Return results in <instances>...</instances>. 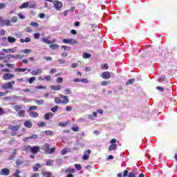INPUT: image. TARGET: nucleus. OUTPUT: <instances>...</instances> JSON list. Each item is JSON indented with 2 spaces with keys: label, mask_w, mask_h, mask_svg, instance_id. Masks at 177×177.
Masks as SVG:
<instances>
[{
  "label": "nucleus",
  "mask_w": 177,
  "mask_h": 177,
  "mask_svg": "<svg viewBox=\"0 0 177 177\" xmlns=\"http://www.w3.org/2000/svg\"><path fill=\"white\" fill-rule=\"evenodd\" d=\"M50 147L49 144L46 143L41 147V150H43L46 154H53L56 149L55 147L50 149Z\"/></svg>",
  "instance_id": "nucleus-1"
},
{
  "label": "nucleus",
  "mask_w": 177,
  "mask_h": 177,
  "mask_svg": "<svg viewBox=\"0 0 177 177\" xmlns=\"http://www.w3.org/2000/svg\"><path fill=\"white\" fill-rule=\"evenodd\" d=\"M16 82L15 81L8 82L1 85L2 89H11L13 90V85H15Z\"/></svg>",
  "instance_id": "nucleus-2"
},
{
  "label": "nucleus",
  "mask_w": 177,
  "mask_h": 177,
  "mask_svg": "<svg viewBox=\"0 0 177 177\" xmlns=\"http://www.w3.org/2000/svg\"><path fill=\"white\" fill-rule=\"evenodd\" d=\"M12 59H15V60H21V59H23V55H13L10 54L7 56V59L8 60V62H10Z\"/></svg>",
  "instance_id": "nucleus-3"
},
{
  "label": "nucleus",
  "mask_w": 177,
  "mask_h": 177,
  "mask_svg": "<svg viewBox=\"0 0 177 177\" xmlns=\"http://www.w3.org/2000/svg\"><path fill=\"white\" fill-rule=\"evenodd\" d=\"M53 3L54 8L56 9V10H62V8H63V3H62V1H55Z\"/></svg>",
  "instance_id": "nucleus-4"
},
{
  "label": "nucleus",
  "mask_w": 177,
  "mask_h": 177,
  "mask_svg": "<svg viewBox=\"0 0 177 177\" xmlns=\"http://www.w3.org/2000/svg\"><path fill=\"white\" fill-rule=\"evenodd\" d=\"M15 77V75L12 74V73H4L3 75V80H4V81H9L12 79H13V77Z\"/></svg>",
  "instance_id": "nucleus-5"
},
{
  "label": "nucleus",
  "mask_w": 177,
  "mask_h": 177,
  "mask_svg": "<svg viewBox=\"0 0 177 177\" xmlns=\"http://www.w3.org/2000/svg\"><path fill=\"white\" fill-rule=\"evenodd\" d=\"M64 44H69L70 45H74V44H77V41L74 39H64L62 40Z\"/></svg>",
  "instance_id": "nucleus-6"
},
{
  "label": "nucleus",
  "mask_w": 177,
  "mask_h": 177,
  "mask_svg": "<svg viewBox=\"0 0 177 177\" xmlns=\"http://www.w3.org/2000/svg\"><path fill=\"white\" fill-rule=\"evenodd\" d=\"M41 41L44 44H47V45H50L51 44H55V42H56V39L49 40L46 37L43 38Z\"/></svg>",
  "instance_id": "nucleus-7"
},
{
  "label": "nucleus",
  "mask_w": 177,
  "mask_h": 177,
  "mask_svg": "<svg viewBox=\"0 0 177 177\" xmlns=\"http://www.w3.org/2000/svg\"><path fill=\"white\" fill-rule=\"evenodd\" d=\"M101 77L104 80H109V78H111V74H110V72L106 71L102 73Z\"/></svg>",
  "instance_id": "nucleus-8"
},
{
  "label": "nucleus",
  "mask_w": 177,
  "mask_h": 177,
  "mask_svg": "<svg viewBox=\"0 0 177 177\" xmlns=\"http://www.w3.org/2000/svg\"><path fill=\"white\" fill-rule=\"evenodd\" d=\"M10 174V170L9 169H2L0 171V175H3L4 176H8Z\"/></svg>",
  "instance_id": "nucleus-9"
},
{
  "label": "nucleus",
  "mask_w": 177,
  "mask_h": 177,
  "mask_svg": "<svg viewBox=\"0 0 177 177\" xmlns=\"http://www.w3.org/2000/svg\"><path fill=\"white\" fill-rule=\"evenodd\" d=\"M30 74H32V75H39V74H42V69L37 68L36 70H33L30 72Z\"/></svg>",
  "instance_id": "nucleus-10"
},
{
  "label": "nucleus",
  "mask_w": 177,
  "mask_h": 177,
  "mask_svg": "<svg viewBox=\"0 0 177 177\" xmlns=\"http://www.w3.org/2000/svg\"><path fill=\"white\" fill-rule=\"evenodd\" d=\"M41 150V147L37 146L32 147V154H37Z\"/></svg>",
  "instance_id": "nucleus-11"
},
{
  "label": "nucleus",
  "mask_w": 177,
  "mask_h": 177,
  "mask_svg": "<svg viewBox=\"0 0 177 177\" xmlns=\"http://www.w3.org/2000/svg\"><path fill=\"white\" fill-rule=\"evenodd\" d=\"M60 97H62L63 101L62 104H67V103H68L69 100H68V97L67 95H60Z\"/></svg>",
  "instance_id": "nucleus-12"
},
{
  "label": "nucleus",
  "mask_w": 177,
  "mask_h": 177,
  "mask_svg": "<svg viewBox=\"0 0 177 177\" xmlns=\"http://www.w3.org/2000/svg\"><path fill=\"white\" fill-rule=\"evenodd\" d=\"M50 88V89H52V91H60V89H62V86H60V85H53Z\"/></svg>",
  "instance_id": "nucleus-13"
},
{
  "label": "nucleus",
  "mask_w": 177,
  "mask_h": 177,
  "mask_svg": "<svg viewBox=\"0 0 177 177\" xmlns=\"http://www.w3.org/2000/svg\"><path fill=\"white\" fill-rule=\"evenodd\" d=\"M70 124H71V122L70 120H67L66 122H59L58 124L59 127H66V125H70Z\"/></svg>",
  "instance_id": "nucleus-14"
},
{
  "label": "nucleus",
  "mask_w": 177,
  "mask_h": 177,
  "mask_svg": "<svg viewBox=\"0 0 177 177\" xmlns=\"http://www.w3.org/2000/svg\"><path fill=\"white\" fill-rule=\"evenodd\" d=\"M3 52H4L5 53H15V52H16V50L15 48H3Z\"/></svg>",
  "instance_id": "nucleus-15"
},
{
  "label": "nucleus",
  "mask_w": 177,
  "mask_h": 177,
  "mask_svg": "<svg viewBox=\"0 0 177 177\" xmlns=\"http://www.w3.org/2000/svg\"><path fill=\"white\" fill-rule=\"evenodd\" d=\"M118 145L117 144H112L110 145L109 148V151H113V150H115V149H118Z\"/></svg>",
  "instance_id": "nucleus-16"
},
{
  "label": "nucleus",
  "mask_w": 177,
  "mask_h": 177,
  "mask_svg": "<svg viewBox=\"0 0 177 177\" xmlns=\"http://www.w3.org/2000/svg\"><path fill=\"white\" fill-rule=\"evenodd\" d=\"M50 117H53V113L49 112L44 115V120H49Z\"/></svg>",
  "instance_id": "nucleus-17"
},
{
  "label": "nucleus",
  "mask_w": 177,
  "mask_h": 177,
  "mask_svg": "<svg viewBox=\"0 0 177 177\" xmlns=\"http://www.w3.org/2000/svg\"><path fill=\"white\" fill-rule=\"evenodd\" d=\"M60 48V46L59 44H50V48L53 49V50H55V49H59Z\"/></svg>",
  "instance_id": "nucleus-18"
},
{
  "label": "nucleus",
  "mask_w": 177,
  "mask_h": 177,
  "mask_svg": "<svg viewBox=\"0 0 177 177\" xmlns=\"http://www.w3.org/2000/svg\"><path fill=\"white\" fill-rule=\"evenodd\" d=\"M9 129H10L11 131H17L20 129V126H9Z\"/></svg>",
  "instance_id": "nucleus-19"
},
{
  "label": "nucleus",
  "mask_w": 177,
  "mask_h": 177,
  "mask_svg": "<svg viewBox=\"0 0 177 177\" xmlns=\"http://www.w3.org/2000/svg\"><path fill=\"white\" fill-rule=\"evenodd\" d=\"M24 126L26 128H31V127H32V124L31 123V122H30V120H27L24 122Z\"/></svg>",
  "instance_id": "nucleus-20"
},
{
  "label": "nucleus",
  "mask_w": 177,
  "mask_h": 177,
  "mask_svg": "<svg viewBox=\"0 0 177 177\" xmlns=\"http://www.w3.org/2000/svg\"><path fill=\"white\" fill-rule=\"evenodd\" d=\"M28 5H30L29 2L24 3L21 6H19V9H26L28 8Z\"/></svg>",
  "instance_id": "nucleus-21"
},
{
  "label": "nucleus",
  "mask_w": 177,
  "mask_h": 177,
  "mask_svg": "<svg viewBox=\"0 0 177 177\" xmlns=\"http://www.w3.org/2000/svg\"><path fill=\"white\" fill-rule=\"evenodd\" d=\"M8 41L9 44H15L16 42V39L15 37H8Z\"/></svg>",
  "instance_id": "nucleus-22"
},
{
  "label": "nucleus",
  "mask_w": 177,
  "mask_h": 177,
  "mask_svg": "<svg viewBox=\"0 0 177 177\" xmlns=\"http://www.w3.org/2000/svg\"><path fill=\"white\" fill-rule=\"evenodd\" d=\"M26 70H27V68H18L15 69V71L17 73H24V72H26Z\"/></svg>",
  "instance_id": "nucleus-23"
},
{
  "label": "nucleus",
  "mask_w": 177,
  "mask_h": 177,
  "mask_svg": "<svg viewBox=\"0 0 177 177\" xmlns=\"http://www.w3.org/2000/svg\"><path fill=\"white\" fill-rule=\"evenodd\" d=\"M1 23H3V24H5V26H10V21L8 19L1 20Z\"/></svg>",
  "instance_id": "nucleus-24"
},
{
  "label": "nucleus",
  "mask_w": 177,
  "mask_h": 177,
  "mask_svg": "<svg viewBox=\"0 0 177 177\" xmlns=\"http://www.w3.org/2000/svg\"><path fill=\"white\" fill-rule=\"evenodd\" d=\"M28 113H29V115H30V117L37 118L39 115L38 113H37V112L30 111Z\"/></svg>",
  "instance_id": "nucleus-25"
},
{
  "label": "nucleus",
  "mask_w": 177,
  "mask_h": 177,
  "mask_svg": "<svg viewBox=\"0 0 177 177\" xmlns=\"http://www.w3.org/2000/svg\"><path fill=\"white\" fill-rule=\"evenodd\" d=\"M25 150H26V151H27L28 153H32V147H31L30 145H28V146L26 147Z\"/></svg>",
  "instance_id": "nucleus-26"
},
{
  "label": "nucleus",
  "mask_w": 177,
  "mask_h": 177,
  "mask_svg": "<svg viewBox=\"0 0 177 177\" xmlns=\"http://www.w3.org/2000/svg\"><path fill=\"white\" fill-rule=\"evenodd\" d=\"M25 115H26V111H24V110H20L18 112L19 117H24Z\"/></svg>",
  "instance_id": "nucleus-27"
},
{
  "label": "nucleus",
  "mask_w": 177,
  "mask_h": 177,
  "mask_svg": "<svg viewBox=\"0 0 177 177\" xmlns=\"http://www.w3.org/2000/svg\"><path fill=\"white\" fill-rule=\"evenodd\" d=\"M54 101H55V103H56V104H60L62 103V100H60L59 97H55L54 98Z\"/></svg>",
  "instance_id": "nucleus-28"
},
{
  "label": "nucleus",
  "mask_w": 177,
  "mask_h": 177,
  "mask_svg": "<svg viewBox=\"0 0 177 177\" xmlns=\"http://www.w3.org/2000/svg\"><path fill=\"white\" fill-rule=\"evenodd\" d=\"M91 55L88 53H83V59H89L91 57Z\"/></svg>",
  "instance_id": "nucleus-29"
},
{
  "label": "nucleus",
  "mask_w": 177,
  "mask_h": 177,
  "mask_svg": "<svg viewBox=\"0 0 177 177\" xmlns=\"http://www.w3.org/2000/svg\"><path fill=\"white\" fill-rule=\"evenodd\" d=\"M13 109L15 111L19 112L20 110L21 109V106L20 105H16L15 106H13Z\"/></svg>",
  "instance_id": "nucleus-30"
},
{
  "label": "nucleus",
  "mask_w": 177,
  "mask_h": 177,
  "mask_svg": "<svg viewBox=\"0 0 177 177\" xmlns=\"http://www.w3.org/2000/svg\"><path fill=\"white\" fill-rule=\"evenodd\" d=\"M35 103H37V104H38L39 106H41V105L44 104V103H45V102L43 100H35Z\"/></svg>",
  "instance_id": "nucleus-31"
},
{
  "label": "nucleus",
  "mask_w": 177,
  "mask_h": 177,
  "mask_svg": "<svg viewBox=\"0 0 177 177\" xmlns=\"http://www.w3.org/2000/svg\"><path fill=\"white\" fill-rule=\"evenodd\" d=\"M46 165L48 167H52L53 165V160H49L46 162Z\"/></svg>",
  "instance_id": "nucleus-32"
},
{
  "label": "nucleus",
  "mask_w": 177,
  "mask_h": 177,
  "mask_svg": "<svg viewBox=\"0 0 177 177\" xmlns=\"http://www.w3.org/2000/svg\"><path fill=\"white\" fill-rule=\"evenodd\" d=\"M68 151V149L67 148H65L64 149L62 150L61 151V154L62 156H66V154H67V152Z\"/></svg>",
  "instance_id": "nucleus-33"
},
{
  "label": "nucleus",
  "mask_w": 177,
  "mask_h": 177,
  "mask_svg": "<svg viewBox=\"0 0 177 177\" xmlns=\"http://www.w3.org/2000/svg\"><path fill=\"white\" fill-rule=\"evenodd\" d=\"M109 84H110V82H109V81H102L101 82L102 86H107V85H109Z\"/></svg>",
  "instance_id": "nucleus-34"
},
{
  "label": "nucleus",
  "mask_w": 177,
  "mask_h": 177,
  "mask_svg": "<svg viewBox=\"0 0 177 177\" xmlns=\"http://www.w3.org/2000/svg\"><path fill=\"white\" fill-rule=\"evenodd\" d=\"M36 80H37V78L35 77H32L28 79V82H29V84H32L34 82V81H35Z\"/></svg>",
  "instance_id": "nucleus-35"
},
{
  "label": "nucleus",
  "mask_w": 177,
  "mask_h": 177,
  "mask_svg": "<svg viewBox=\"0 0 177 177\" xmlns=\"http://www.w3.org/2000/svg\"><path fill=\"white\" fill-rule=\"evenodd\" d=\"M45 135L52 136V135H53V131H52L50 130L46 131H45Z\"/></svg>",
  "instance_id": "nucleus-36"
},
{
  "label": "nucleus",
  "mask_w": 177,
  "mask_h": 177,
  "mask_svg": "<svg viewBox=\"0 0 177 177\" xmlns=\"http://www.w3.org/2000/svg\"><path fill=\"white\" fill-rule=\"evenodd\" d=\"M65 95H71V90L70 88H66L64 90Z\"/></svg>",
  "instance_id": "nucleus-37"
},
{
  "label": "nucleus",
  "mask_w": 177,
  "mask_h": 177,
  "mask_svg": "<svg viewBox=\"0 0 177 177\" xmlns=\"http://www.w3.org/2000/svg\"><path fill=\"white\" fill-rule=\"evenodd\" d=\"M62 49H64V50H70L71 49V48L70 46H61Z\"/></svg>",
  "instance_id": "nucleus-38"
},
{
  "label": "nucleus",
  "mask_w": 177,
  "mask_h": 177,
  "mask_svg": "<svg viewBox=\"0 0 177 177\" xmlns=\"http://www.w3.org/2000/svg\"><path fill=\"white\" fill-rule=\"evenodd\" d=\"M72 131L74 132H78V131H80V127H78V126H73L72 127Z\"/></svg>",
  "instance_id": "nucleus-39"
},
{
  "label": "nucleus",
  "mask_w": 177,
  "mask_h": 177,
  "mask_svg": "<svg viewBox=\"0 0 177 177\" xmlns=\"http://www.w3.org/2000/svg\"><path fill=\"white\" fill-rule=\"evenodd\" d=\"M38 107L35 106H30L29 109L28 110V113H30V111H32V110H37Z\"/></svg>",
  "instance_id": "nucleus-40"
},
{
  "label": "nucleus",
  "mask_w": 177,
  "mask_h": 177,
  "mask_svg": "<svg viewBox=\"0 0 177 177\" xmlns=\"http://www.w3.org/2000/svg\"><path fill=\"white\" fill-rule=\"evenodd\" d=\"M18 17H19L21 20H24L26 19V16L23 15L21 12L18 14Z\"/></svg>",
  "instance_id": "nucleus-41"
},
{
  "label": "nucleus",
  "mask_w": 177,
  "mask_h": 177,
  "mask_svg": "<svg viewBox=\"0 0 177 177\" xmlns=\"http://www.w3.org/2000/svg\"><path fill=\"white\" fill-rule=\"evenodd\" d=\"M57 62L59 64H66V60L63 59H59Z\"/></svg>",
  "instance_id": "nucleus-42"
},
{
  "label": "nucleus",
  "mask_w": 177,
  "mask_h": 177,
  "mask_svg": "<svg viewBox=\"0 0 177 177\" xmlns=\"http://www.w3.org/2000/svg\"><path fill=\"white\" fill-rule=\"evenodd\" d=\"M21 52L22 53L28 54V53H31L32 50H31V49H26V50H23Z\"/></svg>",
  "instance_id": "nucleus-43"
},
{
  "label": "nucleus",
  "mask_w": 177,
  "mask_h": 177,
  "mask_svg": "<svg viewBox=\"0 0 177 177\" xmlns=\"http://www.w3.org/2000/svg\"><path fill=\"white\" fill-rule=\"evenodd\" d=\"M33 37H34L35 39H39V37H41V34H39V33H35L33 35Z\"/></svg>",
  "instance_id": "nucleus-44"
},
{
  "label": "nucleus",
  "mask_w": 177,
  "mask_h": 177,
  "mask_svg": "<svg viewBox=\"0 0 177 177\" xmlns=\"http://www.w3.org/2000/svg\"><path fill=\"white\" fill-rule=\"evenodd\" d=\"M57 109H59L58 106H55L54 107L51 108V111H53V113H56V111H57Z\"/></svg>",
  "instance_id": "nucleus-45"
},
{
  "label": "nucleus",
  "mask_w": 177,
  "mask_h": 177,
  "mask_svg": "<svg viewBox=\"0 0 177 177\" xmlns=\"http://www.w3.org/2000/svg\"><path fill=\"white\" fill-rule=\"evenodd\" d=\"M16 164L19 167V165H21V164H23V160L21 159H19L16 161Z\"/></svg>",
  "instance_id": "nucleus-46"
},
{
  "label": "nucleus",
  "mask_w": 177,
  "mask_h": 177,
  "mask_svg": "<svg viewBox=\"0 0 177 177\" xmlns=\"http://www.w3.org/2000/svg\"><path fill=\"white\" fill-rule=\"evenodd\" d=\"M56 82H57V84H62V82H63V77H58L56 80Z\"/></svg>",
  "instance_id": "nucleus-47"
},
{
  "label": "nucleus",
  "mask_w": 177,
  "mask_h": 177,
  "mask_svg": "<svg viewBox=\"0 0 177 177\" xmlns=\"http://www.w3.org/2000/svg\"><path fill=\"white\" fill-rule=\"evenodd\" d=\"M30 26H32V27H38L39 24L37 22H31Z\"/></svg>",
  "instance_id": "nucleus-48"
},
{
  "label": "nucleus",
  "mask_w": 177,
  "mask_h": 177,
  "mask_svg": "<svg viewBox=\"0 0 177 177\" xmlns=\"http://www.w3.org/2000/svg\"><path fill=\"white\" fill-rule=\"evenodd\" d=\"M101 68L102 70H107V68H109V65L107 64H104L101 66Z\"/></svg>",
  "instance_id": "nucleus-49"
},
{
  "label": "nucleus",
  "mask_w": 177,
  "mask_h": 177,
  "mask_svg": "<svg viewBox=\"0 0 177 177\" xmlns=\"http://www.w3.org/2000/svg\"><path fill=\"white\" fill-rule=\"evenodd\" d=\"M75 167L76 168V169H77V171H80V169H82V167H81V165H78V164L75 165Z\"/></svg>",
  "instance_id": "nucleus-50"
},
{
  "label": "nucleus",
  "mask_w": 177,
  "mask_h": 177,
  "mask_svg": "<svg viewBox=\"0 0 177 177\" xmlns=\"http://www.w3.org/2000/svg\"><path fill=\"white\" fill-rule=\"evenodd\" d=\"M12 23H17V17H13L11 18Z\"/></svg>",
  "instance_id": "nucleus-51"
},
{
  "label": "nucleus",
  "mask_w": 177,
  "mask_h": 177,
  "mask_svg": "<svg viewBox=\"0 0 177 177\" xmlns=\"http://www.w3.org/2000/svg\"><path fill=\"white\" fill-rule=\"evenodd\" d=\"M82 160H84V161H86V160H89V156L88 155H84L82 156Z\"/></svg>",
  "instance_id": "nucleus-52"
},
{
  "label": "nucleus",
  "mask_w": 177,
  "mask_h": 177,
  "mask_svg": "<svg viewBox=\"0 0 177 177\" xmlns=\"http://www.w3.org/2000/svg\"><path fill=\"white\" fill-rule=\"evenodd\" d=\"M44 80H46V81H50V80H52V77L50 75H46L44 77Z\"/></svg>",
  "instance_id": "nucleus-53"
},
{
  "label": "nucleus",
  "mask_w": 177,
  "mask_h": 177,
  "mask_svg": "<svg viewBox=\"0 0 177 177\" xmlns=\"http://www.w3.org/2000/svg\"><path fill=\"white\" fill-rule=\"evenodd\" d=\"M36 89H46V86H37Z\"/></svg>",
  "instance_id": "nucleus-54"
},
{
  "label": "nucleus",
  "mask_w": 177,
  "mask_h": 177,
  "mask_svg": "<svg viewBox=\"0 0 177 177\" xmlns=\"http://www.w3.org/2000/svg\"><path fill=\"white\" fill-rule=\"evenodd\" d=\"M30 139H38V135L37 134H33L32 136L29 137Z\"/></svg>",
  "instance_id": "nucleus-55"
},
{
  "label": "nucleus",
  "mask_w": 177,
  "mask_h": 177,
  "mask_svg": "<svg viewBox=\"0 0 177 177\" xmlns=\"http://www.w3.org/2000/svg\"><path fill=\"white\" fill-rule=\"evenodd\" d=\"M135 80H129L127 82V85H131V84H133Z\"/></svg>",
  "instance_id": "nucleus-56"
},
{
  "label": "nucleus",
  "mask_w": 177,
  "mask_h": 177,
  "mask_svg": "<svg viewBox=\"0 0 177 177\" xmlns=\"http://www.w3.org/2000/svg\"><path fill=\"white\" fill-rule=\"evenodd\" d=\"M45 125H46V123L44 122H40L38 123V127H45Z\"/></svg>",
  "instance_id": "nucleus-57"
},
{
  "label": "nucleus",
  "mask_w": 177,
  "mask_h": 177,
  "mask_svg": "<svg viewBox=\"0 0 177 177\" xmlns=\"http://www.w3.org/2000/svg\"><path fill=\"white\" fill-rule=\"evenodd\" d=\"M6 8V5L3 3H0V9H5Z\"/></svg>",
  "instance_id": "nucleus-58"
},
{
  "label": "nucleus",
  "mask_w": 177,
  "mask_h": 177,
  "mask_svg": "<svg viewBox=\"0 0 177 177\" xmlns=\"http://www.w3.org/2000/svg\"><path fill=\"white\" fill-rule=\"evenodd\" d=\"M6 113L5 112V111L0 107V115H3V114H6Z\"/></svg>",
  "instance_id": "nucleus-59"
},
{
  "label": "nucleus",
  "mask_w": 177,
  "mask_h": 177,
  "mask_svg": "<svg viewBox=\"0 0 177 177\" xmlns=\"http://www.w3.org/2000/svg\"><path fill=\"white\" fill-rule=\"evenodd\" d=\"M71 67H72V68H77L78 67V64L73 63V64H72Z\"/></svg>",
  "instance_id": "nucleus-60"
},
{
  "label": "nucleus",
  "mask_w": 177,
  "mask_h": 177,
  "mask_svg": "<svg viewBox=\"0 0 177 177\" xmlns=\"http://www.w3.org/2000/svg\"><path fill=\"white\" fill-rule=\"evenodd\" d=\"M74 169H68L66 172H69L70 174H74Z\"/></svg>",
  "instance_id": "nucleus-61"
},
{
  "label": "nucleus",
  "mask_w": 177,
  "mask_h": 177,
  "mask_svg": "<svg viewBox=\"0 0 177 177\" xmlns=\"http://www.w3.org/2000/svg\"><path fill=\"white\" fill-rule=\"evenodd\" d=\"M84 154L89 156L91 154V149H88L87 151H85Z\"/></svg>",
  "instance_id": "nucleus-62"
},
{
  "label": "nucleus",
  "mask_w": 177,
  "mask_h": 177,
  "mask_svg": "<svg viewBox=\"0 0 177 177\" xmlns=\"http://www.w3.org/2000/svg\"><path fill=\"white\" fill-rule=\"evenodd\" d=\"M6 66L9 67V68H13V67H15V65H13V64H7Z\"/></svg>",
  "instance_id": "nucleus-63"
},
{
  "label": "nucleus",
  "mask_w": 177,
  "mask_h": 177,
  "mask_svg": "<svg viewBox=\"0 0 177 177\" xmlns=\"http://www.w3.org/2000/svg\"><path fill=\"white\" fill-rule=\"evenodd\" d=\"M30 177H39V173H35L32 174Z\"/></svg>",
  "instance_id": "nucleus-64"
}]
</instances>
